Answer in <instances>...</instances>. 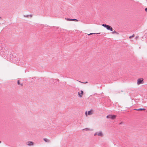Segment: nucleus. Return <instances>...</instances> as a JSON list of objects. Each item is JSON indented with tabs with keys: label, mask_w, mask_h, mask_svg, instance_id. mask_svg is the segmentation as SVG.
I'll use <instances>...</instances> for the list:
<instances>
[{
	"label": "nucleus",
	"mask_w": 147,
	"mask_h": 147,
	"mask_svg": "<svg viewBox=\"0 0 147 147\" xmlns=\"http://www.w3.org/2000/svg\"><path fill=\"white\" fill-rule=\"evenodd\" d=\"M79 96L80 97H81L83 94V92L82 90H81L80 92H78Z\"/></svg>",
	"instance_id": "0eeeda50"
},
{
	"label": "nucleus",
	"mask_w": 147,
	"mask_h": 147,
	"mask_svg": "<svg viewBox=\"0 0 147 147\" xmlns=\"http://www.w3.org/2000/svg\"><path fill=\"white\" fill-rule=\"evenodd\" d=\"M1 143V141H0V143Z\"/></svg>",
	"instance_id": "5701e85b"
},
{
	"label": "nucleus",
	"mask_w": 147,
	"mask_h": 147,
	"mask_svg": "<svg viewBox=\"0 0 147 147\" xmlns=\"http://www.w3.org/2000/svg\"><path fill=\"white\" fill-rule=\"evenodd\" d=\"M44 140L45 142H49V140L47 139V138H44Z\"/></svg>",
	"instance_id": "1a4fd4ad"
},
{
	"label": "nucleus",
	"mask_w": 147,
	"mask_h": 147,
	"mask_svg": "<svg viewBox=\"0 0 147 147\" xmlns=\"http://www.w3.org/2000/svg\"><path fill=\"white\" fill-rule=\"evenodd\" d=\"M122 123V122H121V123H119V124H121Z\"/></svg>",
	"instance_id": "4be33fe9"
},
{
	"label": "nucleus",
	"mask_w": 147,
	"mask_h": 147,
	"mask_svg": "<svg viewBox=\"0 0 147 147\" xmlns=\"http://www.w3.org/2000/svg\"><path fill=\"white\" fill-rule=\"evenodd\" d=\"M143 79L142 78H139L137 80V84L139 85L143 84Z\"/></svg>",
	"instance_id": "7ed1b4c3"
},
{
	"label": "nucleus",
	"mask_w": 147,
	"mask_h": 147,
	"mask_svg": "<svg viewBox=\"0 0 147 147\" xmlns=\"http://www.w3.org/2000/svg\"><path fill=\"white\" fill-rule=\"evenodd\" d=\"M100 34V33H91L89 34H88V35H92V34Z\"/></svg>",
	"instance_id": "9d476101"
},
{
	"label": "nucleus",
	"mask_w": 147,
	"mask_h": 147,
	"mask_svg": "<svg viewBox=\"0 0 147 147\" xmlns=\"http://www.w3.org/2000/svg\"><path fill=\"white\" fill-rule=\"evenodd\" d=\"M94 136H98L102 137L103 136V134L102 132L101 131H99L95 132L94 134Z\"/></svg>",
	"instance_id": "f257e3e1"
},
{
	"label": "nucleus",
	"mask_w": 147,
	"mask_h": 147,
	"mask_svg": "<svg viewBox=\"0 0 147 147\" xmlns=\"http://www.w3.org/2000/svg\"><path fill=\"white\" fill-rule=\"evenodd\" d=\"M28 16L27 15V16H25V15L24 16V17H28Z\"/></svg>",
	"instance_id": "aec40b11"
},
{
	"label": "nucleus",
	"mask_w": 147,
	"mask_h": 147,
	"mask_svg": "<svg viewBox=\"0 0 147 147\" xmlns=\"http://www.w3.org/2000/svg\"><path fill=\"white\" fill-rule=\"evenodd\" d=\"M145 11L147 12V8H146L145 9Z\"/></svg>",
	"instance_id": "a211bd4d"
},
{
	"label": "nucleus",
	"mask_w": 147,
	"mask_h": 147,
	"mask_svg": "<svg viewBox=\"0 0 147 147\" xmlns=\"http://www.w3.org/2000/svg\"><path fill=\"white\" fill-rule=\"evenodd\" d=\"M145 109H139V111H141L142 110H145Z\"/></svg>",
	"instance_id": "4468645a"
},
{
	"label": "nucleus",
	"mask_w": 147,
	"mask_h": 147,
	"mask_svg": "<svg viewBox=\"0 0 147 147\" xmlns=\"http://www.w3.org/2000/svg\"><path fill=\"white\" fill-rule=\"evenodd\" d=\"M67 20L68 21H71V19H70L69 18L67 19Z\"/></svg>",
	"instance_id": "dca6fc26"
},
{
	"label": "nucleus",
	"mask_w": 147,
	"mask_h": 147,
	"mask_svg": "<svg viewBox=\"0 0 147 147\" xmlns=\"http://www.w3.org/2000/svg\"><path fill=\"white\" fill-rule=\"evenodd\" d=\"M109 30H110L111 31H113V29L112 27H111L110 28V29Z\"/></svg>",
	"instance_id": "f8f14e48"
},
{
	"label": "nucleus",
	"mask_w": 147,
	"mask_h": 147,
	"mask_svg": "<svg viewBox=\"0 0 147 147\" xmlns=\"http://www.w3.org/2000/svg\"><path fill=\"white\" fill-rule=\"evenodd\" d=\"M134 34H133V35L132 36H129V38H131L134 37Z\"/></svg>",
	"instance_id": "9b49d317"
},
{
	"label": "nucleus",
	"mask_w": 147,
	"mask_h": 147,
	"mask_svg": "<svg viewBox=\"0 0 147 147\" xmlns=\"http://www.w3.org/2000/svg\"><path fill=\"white\" fill-rule=\"evenodd\" d=\"M134 110H136V111H139V109H134Z\"/></svg>",
	"instance_id": "6ab92c4d"
},
{
	"label": "nucleus",
	"mask_w": 147,
	"mask_h": 147,
	"mask_svg": "<svg viewBox=\"0 0 147 147\" xmlns=\"http://www.w3.org/2000/svg\"><path fill=\"white\" fill-rule=\"evenodd\" d=\"M71 21H78V20L76 19H71Z\"/></svg>",
	"instance_id": "ddd939ff"
},
{
	"label": "nucleus",
	"mask_w": 147,
	"mask_h": 147,
	"mask_svg": "<svg viewBox=\"0 0 147 147\" xmlns=\"http://www.w3.org/2000/svg\"><path fill=\"white\" fill-rule=\"evenodd\" d=\"M116 116L115 115H109L107 116V118L108 119H114L116 118Z\"/></svg>",
	"instance_id": "f03ea898"
},
{
	"label": "nucleus",
	"mask_w": 147,
	"mask_h": 147,
	"mask_svg": "<svg viewBox=\"0 0 147 147\" xmlns=\"http://www.w3.org/2000/svg\"><path fill=\"white\" fill-rule=\"evenodd\" d=\"M84 129H86V131L90 130V129L88 128H86L85 129H83V130H84Z\"/></svg>",
	"instance_id": "2eb2a0df"
},
{
	"label": "nucleus",
	"mask_w": 147,
	"mask_h": 147,
	"mask_svg": "<svg viewBox=\"0 0 147 147\" xmlns=\"http://www.w3.org/2000/svg\"><path fill=\"white\" fill-rule=\"evenodd\" d=\"M18 84H19V85L20 84L19 81H18Z\"/></svg>",
	"instance_id": "412c9836"
},
{
	"label": "nucleus",
	"mask_w": 147,
	"mask_h": 147,
	"mask_svg": "<svg viewBox=\"0 0 147 147\" xmlns=\"http://www.w3.org/2000/svg\"><path fill=\"white\" fill-rule=\"evenodd\" d=\"M138 38V36H137L135 37V39L137 40V39Z\"/></svg>",
	"instance_id": "f3484780"
},
{
	"label": "nucleus",
	"mask_w": 147,
	"mask_h": 147,
	"mask_svg": "<svg viewBox=\"0 0 147 147\" xmlns=\"http://www.w3.org/2000/svg\"><path fill=\"white\" fill-rule=\"evenodd\" d=\"M1 18V17H0V18Z\"/></svg>",
	"instance_id": "b1692460"
},
{
	"label": "nucleus",
	"mask_w": 147,
	"mask_h": 147,
	"mask_svg": "<svg viewBox=\"0 0 147 147\" xmlns=\"http://www.w3.org/2000/svg\"><path fill=\"white\" fill-rule=\"evenodd\" d=\"M102 26L104 27H105L106 28V29L108 30H109L110 29V28L111 27V26H109V25H107L105 24H103L102 25Z\"/></svg>",
	"instance_id": "423d86ee"
},
{
	"label": "nucleus",
	"mask_w": 147,
	"mask_h": 147,
	"mask_svg": "<svg viewBox=\"0 0 147 147\" xmlns=\"http://www.w3.org/2000/svg\"><path fill=\"white\" fill-rule=\"evenodd\" d=\"M113 32H112V33L113 34H118V33L116 32V31L115 30H114V31H112Z\"/></svg>",
	"instance_id": "6e6552de"
},
{
	"label": "nucleus",
	"mask_w": 147,
	"mask_h": 147,
	"mask_svg": "<svg viewBox=\"0 0 147 147\" xmlns=\"http://www.w3.org/2000/svg\"><path fill=\"white\" fill-rule=\"evenodd\" d=\"M26 144L29 146H32L34 145V143L33 142L28 141L26 142Z\"/></svg>",
	"instance_id": "20e7f679"
},
{
	"label": "nucleus",
	"mask_w": 147,
	"mask_h": 147,
	"mask_svg": "<svg viewBox=\"0 0 147 147\" xmlns=\"http://www.w3.org/2000/svg\"><path fill=\"white\" fill-rule=\"evenodd\" d=\"M93 114V111L92 110H90V111H89L88 112V113L87 114V112L86 111L85 112V114L86 116V117L87 116V115H92Z\"/></svg>",
	"instance_id": "39448f33"
}]
</instances>
